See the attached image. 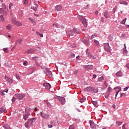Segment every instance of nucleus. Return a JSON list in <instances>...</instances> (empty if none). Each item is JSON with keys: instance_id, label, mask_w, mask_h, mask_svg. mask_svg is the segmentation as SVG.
Segmentation results:
<instances>
[{"instance_id": "f257e3e1", "label": "nucleus", "mask_w": 129, "mask_h": 129, "mask_svg": "<svg viewBox=\"0 0 129 129\" xmlns=\"http://www.w3.org/2000/svg\"><path fill=\"white\" fill-rule=\"evenodd\" d=\"M75 33H79V31L76 28H75L71 31H67V34H68V35H69L70 36H74Z\"/></svg>"}, {"instance_id": "f03ea898", "label": "nucleus", "mask_w": 129, "mask_h": 129, "mask_svg": "<svg viewBox=\"0 0 129 129\" xmlns=\"http://www.w3.org/2000/svg\"><path fill=\"white\" fill-rule=\"evenodd\" d=\"M40 116H41V117L42 118H45V119H48V118H49V117H50V115H49L47 114H46L44 112H40Z\"/></svg>"}, {"instance_id": "7ed1b4c3", "label": "nucleus", "mask_w": 129, "mask_h": 129, "mask_svg": "<svg viewBox=\"0 0 129 129\" xmlns=\"http://www.w3.org/2000/svg\"><path fill=\"white\" fill-rule=\"evenodd\" d=\"M12 22L14 25H16V26H18V27H20V26H23V24L21 22H20L19 21H16V20L12 19Z\"/></svg>"}, {"instance_id": "20e7f679", "label": "nucleus", "mask_w": 129, "mask_h": 129, "mask_svg": "<svg viewBox=\"0 0 129 129\" xmlns=\"http://www.w3.org/2000/svg\"><path fill=\"white\" fill-rule=\"evenodd\" d=\"M15 96L17 99L22 100L25 97V95L21 94H15Z\"/></svg>"}, {"instance_id": "39448f33", "label": "nucleus", "mask_w": 129, "mask_h": 129, "mask_svg": "<svg viewBox=\"0 0 129 129\" xmlns=\"http://www.w3.org/2000/svg\"><path fill=\"white\" fill-rule=\"evenodd\" d=\"M86 54L88 57H90V58H92V59H96V57H94V56L90 54V52L89 51V49H87Z\"/></svg>"}, {"instance_id": "423d86ee", "label": "nucleus", "mask_w": 129, "mask_h": 129, "mask_svg": "<svg viewBox=\"0 0 129 129\" xmlns=\"http://www.w3.org/2000/svg\"><path fill=\"white\" fill-rule=\"evenodd\" d=\"M57 99H58L59 101H60L62 105H64V104L66 102L65 101V98L63 97H58Z\"/></svg>"}, {"instance_id": "0eeeda50", "label": "nucleus", "mask_w": 129, "mask_h": 129, "mask_svg": "<svg viewBox=\"0 0 129 129\" xmlns=\"http://www.w3.org/2000/svg\"><path fill=\"white\" fill-rule=\"evenodd\" d=\"M35 120H36V118H33L32 119H28L27 122L28 123L29 125H30L31 126V125H32V124H33V123H34V122H35Z\"/></svg>"}, {"instance_id": "6e6552de", "label": "nucleus", "mask_w": 129, "mask_h": 129, "mask_svg": "<svg viewBox=\"0 0 129 129\" xmlns=\"http://www.w3.org/2000/svg\"><path fill=\"white\" fill-rule=\"evenodd\" d=\"M104 46V49H105V51H107V52L110 51V48L109 47V44L105 43Z\"/></svg>"}, {"instance_id": "1a4fd4ad", "label": "nucleus", "mask_w": 129, "mask_h": 129, "mask_svg": "<svg viewBox=\"0 0 129 129\" xmlns=\"http://www.w3.org/2000/svg\"><path fill=\"white\" fill-rule=\"evenodd\" d=\"M43 85L45 87V89H50V88H51V85L49 83H44Z\"/></svg>"}, {"instance_id": "9d476101", "label": "nucleus", "mask_w": 129, "mask_h": 129, "mask_svg": "<svg viewBox=\"0 0 129 129\" xmlns=\"http://www.w3.org/2000/svg\"><path fill=\"white\" fill-rule=\"evenodd\" d=\"M31 115V114L30 113H26L25 114H23V118L25 119V120H27L28 119V118L29 116Z\"/></svg>"}, {"instance_id": "9b49d317", "label": "nucleus", "mask_w": 129, "mask_h": 129, "mask_svg": "<svg viewBox=\"0 0 129 129\" xmlns=\"http://www.w3.org/2000/svg\"><path fill=\"white\" fill-rule=\"evenodd\" d=\"M84 91L86 92H92V87H88L84 89Z\"/></svg>"}, {"instance_id": "f8f14e48", "label": "nucleus", "mask_w": 129, "mask_h": 129, "mask_svg": "<svg viewBox=\"0 0 129 129\" xmlns=\"http://www.w3.org/2000/svg\"><path fill=\"white\" fill-rule=\"evenodd\" d=\"M5 77V80H6L7 82H8V83H9L10 84H12L13 83V80L7 77V76H6Z\"/></svg>"}, {"instance_id": "ddd939ff", "label": "nucleus", "mask_w": 129, "mask_h": 129, "mask_svg": "<svg viewBox=\"0 0 129 129\" xmlns=\"http://www.w3.org/2000/svg\"><path fill=\"white\" fill-rule=\"evenodd\" d=\"M55 10L57 12H60V11H62V6L60 5H57L55 7Z\"/></svg>"}, {"instance_id": "4468645a", "label": "nucleus", "mask_w": 129, "mask_h": 129, "mask_svg": "<svg viewBox=\"0 0 129 129\" xmlns=\"http://www.w3.org/2000/svg\"><path fill=\"white\" fill-rule=\"evenodd\" d=\"M81 22L84 25L85 28H86V27H87V21H86V19L85 18H84Z\"/></svg>"}, {"instance_id": "2eb2a0df", "label": "nucleus", "mask_w": 129, "mask_h": 129, "mask_svg": "<svg viewBox=\"0 0 129 129\" xmlns=\"http://www.w3.org/2000/svg\"><path fill=\"white\" fill-rule=\"evenodd\" d=\"M37 8H38V6L36 4H34V5L31 7L32 10H34V12H36L37 11Z\"/></svg>"}, {"instance_id": "dca6fc26", "label": "nucleus", "mask_w": 129, "mask_h": 129, "mask_svg": "<svg viewBox=\"0 0 129 129\" xmlns=\"http://www.w3.org/2000/svg\"><path fill=\"white\" fill-rule=\"evenodd\" d=\"M120 5H124V6H128V3L125 1H120L119 2Z\"/></svg>"}, {"instance_id": "f3484780", "label": "nucleus", "mask_w": 129, "mask_h": 129, "mask_svg": "<svg viewBox=\"0 0 129 129\" xmlns=\"http://www.w3.org/2000/svg\"><path fill=\"white\" fill-rule=\"evenodd\" d=\"M116 76H117V77H121V76H122V72H121V71H118L116 73Z\"/></svg>"}, {"instance_id": "a211bd4d", "label": "nucleus", "mask_w": 129, "mask_h": 129, "mask_svg": "<svg viewBox=\"0 0 129 129\" xmlns=\"http://www.w3.org/2000/svg\"><path fill=\"white\" fill-rule=\"evenodd\" d=\"M3 112H5V113H7V110L5 109L4 107L0 108V114L3 113Z\"/></svg>"}, {"instance_id": "6ab92c4d", "label": "nucleus", "mask_w": 129, "mask_h": 129, "mask_svg": "<svg viewBox=\"0 0 129 129\" xmlns=\"http://www.w3.org/2000/svg\"><path fill=\"white\" fill-rule=\"evenodd\" d=\"M86 69H89L90 70H92L93 69V66L92 65H88L85 66Z\"/></svg>"}, {"instance_id": "aec40b11", "label": "nucleus", "mask_w": 129, "mask_h": 129, "mask_svg": "<svg viewBox=\"0 0 129 129\" xmlns=\"http://www.w3.org/2000/svg\"><path fill=\"white\" fill-rule=\"evenodd\" d=\"M92 93H97L98 92V88H92Z\"/></svg>"}, {"instance_id": "412c9836", "label": "nucleus", "mask_w": 129, "mask_h": 129, "mask_svg": "<svg viewBox=\"0 0 129 129\" xmlns=\"http://www.w3.org/2000/svg\"><path fill=\"white\" fill-rule=\"evenodd\" d=\"M94 42L95 43V46H96L97 47H98V46H100V43H99V41H98V40L94 39Z\"/></svg>"}, {"instance_id": "4be33fe9", "label": "nucleus", "mask_w": 129, "mask_h": 129, "mask_svg": "<svg viewBox=\"0 0 129 129\" xmlns=\"http://www.w3.org/2000/svg\"><path fill=\"white\" fill-rule=\"evenodd\" d=\"M104 16L106 19H108V18H109V15H108V12L107 10L105 11Z\"/></svg>"}, {"instance_id": "5701e85b", "label": "nucleus", "mask_w": 129, "mask_h": 129, "mask_svg": "<svg viewBox=\"0 0 129 129\" xmlns=\"http://www.w3.org/2000/svg\"><path fill=\"white\" fill-rule=\"evenodd\" d=\"M34 52H35V51L34 50V49H28L26 53H28V54H32V53H34Z\"/></svg>"}, {"instance_id": "b1692460", "label": "nucleus", "mask_w": 129, "mask_h": 129, "mask_svg": "<svg viewBox=\"0 0 129 129\" xmlns=\"http://www.w3.org/2000/svg\"><path fill=\"white\" fill-rule=\"evenodd\" d=\"M47 70V76H48V77H52V72H51L48 70Z\"/></svg>"}, {"instance_id": "393cba45", "label": "nucleus", "mask_w": 129, "mask_h": 129, "mask_svg": "<svg viewBox=\"0 0 129 129\" xmlns=\"http://www.w3.org/2000/svg\"><path fill=\"white\" fill-rule=\"evenodd\" d=\"M22 39H18L16 42L15 44H16V45H21V44H22Z\"/></svg>"}, {"instance_id": "a878e982", "label": "nucleus", "mask_w": 129, "mask_h": 129, "mask_svg": "<svg viewBox=\"0 0 129 129\" xmlns=\"http://www.w3.org/2000/svg\"><path fill=\"white\" fill-rule=\"evenodd\" d=\"M0 22H5V18H4V15L0 16Z\"/></svg>"}, {"instance_id": "bb28decb", "label": "nucleus", "mask_w": 129, "mask_h": 129, "mask_svg": "<svg viewBox=\"0 0 129 129\" xmlns=\"http://www.w3.org/2000/svg\"><path fill=\"white\" fill-rule=\"evenodd\" d=\"M28 19L30 21V22H32V23H33V24H34V25H36V21H35V20H34L31 18H29Z\"/></svg>"}, {"instance_id": "cd10ccee", "label": "nucleus", "mask_w": 129, "mask_h": 129, "mask_svg": "<svg viewBox=\"0 0 129 129\" xmlns=\"http://www.w3.org/2000/svg\"><path fill=\"white\" fill-rule=\"evenodd\" d=\"M125 22H126V18H125L124 19H123L120 22V24H122L124 25V24H125Z\"/></svg>"}, {"instance_id": "c85d7f7f", "label": "nucleus", "mask_w": 129, "mask_h": 129, "mask_svg": "<svg viewBox=\"0 0 129 129\" xmlns=\"http://www.w3.org/2000/svg\"><path fill=\"white\" fill-rule=\"evenodd\" d=\"M111 91H112V89H111V88H110V87H109V88H108L107 93H109V94H110Z\"/></svg>"}, {"instance_id": "c756f323", "label": "nucleus", "mask_w": 129, "mask_h": 129, "mask_svg": "<svg viewBox=\"0 0 129 129\" xmlns=\"http://www.w3.org/2000/svg\"><path fill=\"white\" fill-rule=\"evenodd\" d=\"M85 18H84V17L82 16H79L78 17V19L80 20V21H82V20H83V19H85Z\"/></svg>"}, {"instance_id": "7c9ffc66", "label": "nucleus", "mask_w": 129, "mask_h": 129, "mask_svg": "<svg viewBox=\"0 0 129 129\" xmlns=\"http://www.w3.org/2000/svg\"><path fill=\"white\" fill-rule=\"evenodd\" d=\"M12 27L13 26L12 25H9L7 26V30H11Z\"/></svg>"}, {"instance_id": "2f4dec72", "label": "nucleus", "mask_w": 129, "mask_h": 129, "mask_svg": "<svg viewBox=\"0 0 129 129\" xmlns=\"http://www.w3.org/2000/svg\"><path fill=\"white\" fill-rule=\"evenodd\" d=\"M8 91H9V89H5L3 92H2V95H5V92H6V93H8Z\"/></svg>"}, {"instance_id": "473e14b6", "label": "nucleus", "mask_w": 129, "mask_h": 129, "mask_svg": "<svg viewBox=\"0 0 129 129\" xmlns=\"http://www.w3.org/2000/svg\"><path fill=\"white\" fill-rule=\"evenodd\" d=\"M4 127H5L6 129H10V126H9L8 124L4 125Z\"/></svg>"}, {"instance_id": "72a5a7b5", "label": "nucleus", "mask_w": 129, "mask_h": 129, "mask_svg": "<svg viewBox=\"0 0 129 129\" xmlns=\"http://www.w3.org/2000/svg\"><path fill=\"white\" fill-rule=\"evenodd\" d=\"M3 51L5 52V53H8L9 52V49H8V48H4L3 49Z\"/></svg>"}, {"instance_id": "f704fd0d", "label": "nucleus", "mask_w": 129, "mask_h": 129, "mask_svg": "<svg viewBox=\"0 0 129 129\" xmlns=\"http://www.w3.org/2000/svg\"><path fill=\"white\" fill-rule=\"evenodd\" d=\"M92 103H93V105H94V106H96V105H97V102L96 101H92Z\"/></svg>"}, {"instance_id": "c9c22d12", "label": "nucleus", "mask_w": 129, "mask_h": 129, "mask_svg": "<svg viewBox=\"0 0 129 129\" xmlns=\"http://www.w3.org/2000/svg\"><path fill=\"white\" fill-rule=\"evenodd\" d=\"M23 64L24 66H28V61L25 60L23 62Z\"/></svg>"}, {"instance_id": "e433bc0d", "label": "nucleus", "mask_w": 129, "mask_h": 129, "mask_svg": "<svg viewBox=\"0 0 129 129\" xmlns=\"http://www.w3.org/2000/svg\"><path fill=\"white\" fill-rule=\"evenodd\" d=\"M84 101H85V98H83L80 100V102H81V103L84 102Z\"/></svg>"}, {"instance_id": "4c0bfd02", "label": "nucleus", "mask_w": 129, "mask_h": 129, "mask_svg": "<svg viewBox=\"0 0 129 129\" xmlns=\"http://www.w3.org/2000/svg\"><path fill=\"white\" fill-rule=\"evenodd\" d=\"M103 79H104V78L103 77V76H102L98 79V81L100 82L102 80H103Z\"/></svg>"}, {"instance_id": "58836bf2", "label": "nucleus", "mask_w": 129, "mask_h": 129, "mask_svg": "<svg viewBox=\"0 0 129 129\" xmlns=\"http://www.w3.org/2000/svg\"><path fill=\"white\" fill-rule=\"evenodd\" d=\"M97 37V35H95V34H93L91 36V38L92 39H94V38H96Z\"/></svg>"}, {"instance_id": "ea45409f", "label": "nucleus", "mask_w": 129, "mask_h": 129, "mask_svg": "<svg viewBox=\"0 0 129 129\" xmlns=\"http://www.w3.org/2000/svg\"><path fill=\"white\" fill-rule=\"evenodd\" d=\"M53 27L55 26L56 27V28H59V24L55 23V24H53Z\"/></svg>"}, {"instance_id": "a19ab883", "label": "nucleus", "mask_w": 129, "mask_h": 129, "mask_svg": "<svg viewBox=\"0 0 129 129\" xmlns=\"http://www.w3.org/2000/svg\"><path fill=\"white\" fill-rule=\"evenodd\" d=\"M24 5H28V4H29V1L28 0H24Z\"/></svg>"}, {"instance_id": "79ce46f5", "label": "nucleus", "mask_w": 129, "mask_h": 129, "mask_svg": "<svg viewBox=\"0 0 129 129\" xmlns=\"http://www.w3.org/2000/svg\"><path fill=\"white\" fill-rule=\"evenodd\" d=\"M109 96V93H107V94L105 95V98H108Z\"/></svg>"}, {"instance_id": "37998d69", "label": "nucleus", "mask_w": 129, "mask_h": 129, "mask_svg": "<svg viewBox=\"0 0 129 129\" xmlns=\"http://www.w3.org/2000/svg\"><path fill=\"white\" fill-rule=\"evenodd\" d=\"M25 126H26L27 128H28V127H29V126H30V125H29L28 122H26V123H25Z\"/></svg>"}, {"instance_id": "c03bdc74", "label": "nucleus", "mask_w": 129, "mask_h": 129, "mask_svg": "<svg viewBox=\"0 0 129 129\" xmlns=\"http://www.w3.org/2000/svg\"><path fill=\"white\" fill-rule=\"evenodd\" d=\"M71 47L72 48H75V47H76V44H75V43H74V44H73L71 46Z\"/></svg>"}, {"instance_id": "a18cd8bd", "label": "nucleus", "mask_w": 129, "mask_h": 129, "mask_svg": "<svg viewBox=\"0 0 129 129\" xmlns=\"http://www.w3.org/2000/svg\"><path fill=\"white\" fill-rule=\"evenodd\" d=\"M89 122L91 126H92V125H93V121H90Z\"/></svg>"}, {"instance_id": "49530a36", "label": "nucleus", "mask_w": 129, "mask_h": 129, "mask_svg": "<svg viewBox=\"0 0 129 129\" xmlns=\"http://www.w3.org/2000/svg\"><path fill=\"white\" fill-rule=\"evenodd\" d=\"M69 129H74V125H71L70 127H69Z\"/></svg>"}, {"instance_id": "de8ad7c7", "label": "nucleus", "mask_w": 129, "mask_h": 129, "mask_svg": "<svg viewBox=\"0 0 129 129\" xmlns=\"http://www.w3.org/2000/svg\"><path fill=\"white\" fill-rule=\"evenodd\" d=\"M12 7H13V4H10V5H9V9H10V10H11L12 9Z\"/></svg>"}, {"instance_id": "09e8293b", "label": "nucleus", "mask_w": 129, "mask_h": 129, "mask_svg": "<svg viewBox=\"0 0 129 129\" xmlns=\"http://www.w3.org/2000/svg\"><path fill=\"white\" fill-rule=\"evenodd\" d=\"M2 7H3V8H4L5 9V10H6V9H7V6L5 4H3Z\"/></svg>"}, {"instance_id": "8fccbe9b", "label": "nucleus", "mask_w": 129, "mask_h": 129, "mask_svg": "<svg viewBox=\"0 0 129 129\" xmlns=\"http://www.w3.org/2000/svg\"><path fill=\"white\" fill-rule=\"evenodd\" d=\"M48 127H49V128H51L53 127V125L51 124H48Z\"/></svg>"}, {"instance_id": "3c124183", "label": "nucleus", "mask_w": 129, "mask_h": 129, "mask_svg": "<svg viewBox=\"0 0 129 129\" xmlns=\"http://www.w3.org/2000/svg\"><path fill=\"white\" fill-rule=\"evenodd\" d=\"M128 88H129L128 87H126L125 88H124L123 91H126V90H127Z\"/></svg>"}, {"instance_id": "603ef678", "label": "nucleus", "mask_w": 129, "mask_h": 129, "mask_svg": "<svg viewBox=\"0 0 129 129\" xmlns=\"http://www.w3.org/2000/svg\"><path fill=\"white\" fill-rule=\"evenodd\" d=\"M117 88H118V89H119V90L117 91L118 92H120V91H121V88L120 87H117Z\"/></svg>"}, {"instance_id": "864d4df0", "label": "nucleus", "mask_w": 129, "mask_h": 129, "mask_svg": "<svg viewBox=\"0 0 129 129\" xmlns=\"http://www.w3.org/2000/svg\"><path fill=\"white\" fill-rule=\"evenodd\" d=\"M101 22H102V23H103V22H104V18L102 17V18H101Z\"/></svg>"}, {"instance_id": "5fc2aeb1", "label": "nucleus", "mask_w": 129, "mask_h": 129, "mask_svg": "<svg viewBox=\"0 0 129 129\" xmlns=\"http://www.w3.org/2000/svg\"><path fill=\"white\" fill-rule=\"evenodd\" d=\"M0 13H4V9L3 8L0 9Z\"/></svg>"}, {"instance_id": "6e6d98bb", "label": "nucleus", "mask_w": 129, "mask_h": 129, "mask_svg": "<svg viewBox=\"0 0 129 129\" xmlns=\"http://www.w3.org/2000/svg\"><path fill=\"white\" fill-rule=\"evenodd\" d=\"M12 101H13V102H15V101H16V98L15 97H13L12 99Z\"/></svg>"}, {"instance_id": "4d7b16f0", "label": "nucleus", "mask_w": 129, "mask_h": 129, "mask_svg": "<svg viewBox=\"0 0 129 129\" xmlns=\"http://www.w3.org/2000/svg\"><path fill=\"white\" fill-rule=\"evenodd\" d=\"M16 78L17 79H20V76L19 75H16Z\"/></svg>"}, {"instance_id": "13d9d810", "label": "nucleus", "mask_w": 129, "mask_h": 129, "mask_svg": "<svg viewBox=\"0 0 129 129\" xmlns=\"http://www.w3.org/2000/svg\"><path fill=\"white\" fill-rule=\"evenodd\" d=\"M118 93H119L118 92H116L115 98H116V96H117V94H118Z\"/></svg>"}, {"instance_id": "bf43d9fd", "label": "nucleus", "mask_w": 129, "mask_h": 129, "mask_svg": "<svg viewBox=\"0 0 129 129\" xmlns=\"http://www.w3.org/2000/svg\"><path fill=\"white\" fill-rule=\"evenodd\" d=\"M124 50H126V46L125 45V44H124Z\"/></svg>"}, {"instance_id": "052dcab7", "label": "nucleus", "mask_w": 129, "mask_h": 129, "mask_svg": "<svg viewBox=\"0 0 129 129\" xmlns=\"http://www.w3.org/2000/svg\"><path fill=\"white\" fill-rule=\"evenodd\" d=\"M39 36H40V37H41V38H43V34H41V33L39 34Z\"/></svg>"}, {"instance_id": "680f3d73", "label": "nucleus", "mask_w": 129, "mask_h": 129, "mask_svg": "<svg viewBox=\"0 0 129 129\" xmlns=\"http://www.w3.org/2000/svg\"><path fill=\"white\" fill-rule=\"evenodd\" d=\"M104 85H105V86H107V83H106V81H105V82H104Z\"/></svg>"}, {"instance_id": "e2e57ef3", "label": "nucleus", "mask_w": 129, "mask_h": 129, "mask_svg": "<svg viewBox=\"0 0 129 129\" xmlns=\"http://www.w3.org/2000/svg\"><path fill=\"white\" fill-rule=\"evenodd\" d=\"M4 14L5 16H7V15H8V12H4Z\"/></svg>"}, {"instance_id": "0e129e2a", "label": "nucleus", "mask_w": 129, "mask_h": 129, "mask_svg": "<svg viewBox=\"0 0 129 129\" xmlns=\"http://www.w3.org/2000/svg\"><path fill=\"white\" fill-rule=\"evenodd\" d=\"M36 35H37L38 36V35H40V33H39V32H38V31H36Z\"/></svg>"}, {"instance_id": "69168bd1", "label": "nucleus", "mask_w": 129, "mask_h": 129, "mask_svg": "<svg viewBox=\"0 0 129 129\" xmlns=\"http://www.w3.org/2000/svg\"><path fill=\"white\" fill-rule=\"evenodd\" d=\"M93 78H96V75H93Z\"/></svg>"}, {"instance_id": "338daca9", "label": "nucleus", "mask_w": 129, "mask_h": 129, "mask_svg": "<svg viewBox=\"0 0 129 129\" xmlns=\"http://www.w3.org/2000/svg\"><path fill=\"white\" fill-rule=\"evenodd\" d=\"M36 64L37 66H40V64L38 63L37 61H36Z\"/></svg>"}, {"instance_id": "774afa93", "label": "nucleus", "mask_w": 129, "mask_h": 129, "mask_svg": "<svg viewBox=\"0 0 129 129\" xmlns=\"http://www.w3.org/2000/svg\"><path fill=\"white\" fill-rule=\"evenodd\" d=\"M112 107H113V108H114V109H115V104H113V105H112Z\"/></svg>"}]
</instances>
